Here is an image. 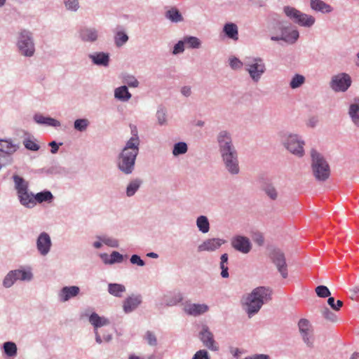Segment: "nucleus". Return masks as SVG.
Returning <instances> with one entry per match:
<instances>
[{"label": "nucleus", "instance_id": "nucleus-22", "mask_svg": "<svg viewBox=\"0 0 359 359\" xmlns=\"http://www.w3.org/2000/svg\"><path fill=\"white\" fill-rule=\"evenodd\" d=\"M79 37L85 42H95L98 39V31L94 27H83L79 31Z\"/></svg>", "mask_w": 359, "mask_h": 359}, {"label": "nucleus", "instance_id": "nucleus-59", "mask_svg": "<svg viewBox=\"0 0 359 359\" xmlns=\"http://www.w3.org/2000/svg\"><path fill=\"white\" fill-rule=\"evenodd\" d=\"M228 263H224V262H220V264H219V267L221 269V276L222 278H228L229 277V272H228V266H227Z\"/></svg>", "mask_w": 359, "mask_h": 359}, {"label": "nucleus", "instance_id": "nucleus-38", "mask_svg": "<svg viewBox=\"0 0 359 359\" xmlns=\"http://www.w3.org/2000/svg\"><path fill=\"white\" fill-rule=\"evenodd\" d=\"M16 149V145L13 144L11 142L4 140H0V151L11 154L14 153Z\"/></svg>", "mask_w": 359, "mask_h": 359}, {"label": "nucleus", "instance_id": "nucleus-49", "mask_svg": "<svg viewBox=\"0 0 359 359\" xmlns=\"http://www.w3.org/2000/svg\"><path fill=\"white\" fill-rule=\"evenodd\" d=\"M99 240L104 243L105 245L111 247V248H117L118 246V241L113 238L102 236L98 237Z\"/></svg>", "mask_w": 359, "mask_h": 359}, {"label": "nucleus", "instance_id": "nucleus-29", "mask_svg": "<svg viewBox=\"0 0 359 359\" xmlns=\"http://www.w3.org/2000/svg\"><path fill=\"white\" fill-rule=\"evenodd\" d=\"M310 6L313 10L323 13H328L332 11L330 5L321 0H311Z\"/></svg>", "mask_w": 359, "mask_h": 359}, {"label": "nucleus", "instance_id": "nucleus-30", "mask_svg": "<svg viewBox=\"0 0 359 359\" xmlns=\"http://www.w3.org/2000/svg\"><path fill=\"white\" fill-rule=\"evenodd\" d=\"M13 182L15 184V189L17 191V194H22L23 191H28V182L22 177L14 175L13 176Z\"/></svg>", "mask_w": 359, "mask_h": 359}, {"label": "nucleus", "instance_id": "nucleus-61", "mask_svg": "<svg viewBox=\"0 0 359 359\" xmlns=\"http://www.w3.org/2000/svg\"><path fill=\"white\" fill-rule=\"evenodd\" d=\"M47 117L43 116L41 114H36L34 116V120L39 124L45 125Z\"/></svg>", "mask_w": 359, "mask_h": 359}, {"label": "nucleus", "instance_id": "nucleus-37", "mask_svg": "<svg viewBox=\"0 0 359 359\" xmlns=\"http://www.w3.org/2000/svg\"><path fill=\"white\" fill-rule=\"evenodd\" d=\"M101 257H102V258L105 257L106 259H104V262L105 264H114L115 263H121L123 260V256L121 254H120L118 252H116V251L112 252V253L110 255L109 259H107V254H103V255H102Z\"/></svg>", "mask_w": 359, "mask_h": 359}, {"label": "nucleus", "instance_id": "nucleus-40", "mask_svg": "<svg viewBox=\"0 0 359 359\" xmlns=\"http://www.w3.org/2000/svg\"><path fill=\"white\" fill-rule=\"evenodd\" d=\"M188 146L187 143L184 142H180L174 144L172 149V154L175 156H178L182 154H184L187 152Z\"/></svg>", "mask_w": 359, "mask_h": 359}, {"label": "nucleus", "instance_id": "nucleus-17", "mask_svg": "<svg viewBox=\"0 0 359 359\" xmlns=\"http://www.w3.org/2000/svg\"><path fill=\"white\" fill-rule=\"evenodd\" d=\"M271 258L282 277L287 278V269L284 253L280 250H274L271 254Z\"/></svg>", "mask_w": 359, "mask_h": 359}, {"label": "nucleus", "instance_id": "nucleus-33", "mask_svg": "<svg viewBox=\"0 0 359 359\" xmlns=\"http://www.w3.org/2000/svg\"><path fill=\"white\" fill-rule=\"evenodd\" d=\"M318 296L320 297H327V304L330 306L335 311H339L340 308L343 305V302L341 300H335V299L332 297H330L331 293H317Z\"/></svg>", "mask_w": 359, "mask_h": 359}, {"label": "nucleus", "instance_id": "nucleus-48", "mask_svg": "<svg viewBox=\"0 0 359 359\" xmlns=\"http://www.w3.org/2000/svg\"><path fill=\"white\" fill-rule=\"evenodd\" d=\"M144 339L151 346H156L157 345V338L155 334L151 331H147L144 335Z\"/></svg>", "mask_w": 359, "mask_h": 359}, {"label": "nucleus", "instance_id": "nucleus-16", "mask_svg": "<svg viewBox=\"0 0 359 359\" xmlns=\"http://www.w3.org/2000/svg\"><path fill=\"white\" fill-rule=\"evenodd\" d=\"M231 246L237 251L248 254L252 249V243L248 237L236 236L231 241Z\"/></svg>", "mask_w": 359, "mask_h": 359}, {"label": "nucleus", "instance_id": "nucleus-7", "mask_svg": "<svg viewBox=\"0 0 359 359\" xmlns=\"http://www.w3.org/2000/svg\"><path fill=\"white\" fill-rule=\"evenodd\" d=\"M297 327L302 341L309 348L314 346V330L311 322L306 318H301L297 323Z\"/></svg>", "mask_w": 359, "mask_h": 359}, {"label": "nucleus", "instance_id": "nucleus-51", "mask_svg": "<svg viewBox=\"0 0 359 359\" xmlns=\"http://www.w3.org/2000/svg\"><path fill=\"white\" fill-rule=\"evenodd\" d=\"M191 359H210V356L207 350L200 349L194 354Z\"/></svg>", "mask_w": 359, "mask_h": 359}, {"label": "nucleus", "instance_id": "nucleus-32", "mask_svg": "<svg viewBox=\"0 0 359 359\" xmlns=\"http://www.w3.org/2000/svg\"><path fill=\"white\" fill-rule=\"evenodd\" d=\"M2 348L4 354L10 358H14L18 354V347L13 341H6L3 344Z\"/></svg>", "mask_w": 359, "mask_h": 359}, {"label": "nucleus", "instance_id": "nucleus-62", "mask_svg": "<svg viewBox=\"0 0 359 359\" xmlns=\"http://www.w3.org/2000/svg\"><path fill=\"white\" fill-rule=\"evenodd\" d=\"M62 143L60 142L57 144L55 141H52L49 143V146L51 147L50 152L52 154H56L59 149V146L62 145Z\"/></svg>", "mask_w": 359, "mask_h": 359}, {"label": "nucleus", "instance_id": "nucleus-56", "mask_svg": "<svg viewBox=\"0 0 359 359\" xmlns=\"http://www.w3.org/2000/svg\"><path fill=\"white\" fill-rule=\"evenodd\" d=\"M124 285L117 283H109L108 285V292H125Z\"/></svg>", "mask_w": 359, "mask_h": 359}, {"label": "nucleus", "instance_id": "nucleus-3", "mask_svg": "<svg viewBox=\"0 0 359 359\" xmlns=\"http://www.w3.org/2000/svg\"><path fill=\"white\" fill-rule=\"evenodd\" d=\"M311 169L313 176L318 181L324 182L330 177V169L328 163L322 154L316 149H311Z\"/></svg>", "mask_w": 359, "mask_h": 359}, {"label": "nucleus", "instance_id": "nucleus-19", "mask_svg": "<svg viewBox=\"0 0 359 359\" xmlns=\"http://www.w3.org/2000/svg\"><path fill=\"white\" fill-rule=\"evenodd\" d=\"M226 243V241L219 238H208L204 241L197 248L198 252H213L219 249L223 244Z\"/></svg>", "mask_w": 359, "mask_h": 359}, {"label": "nucleus", "instance_id": "nucleus-42", "mask_svg": "<svg viewBox=\"0 0 359 359\" xmlns=\"http://www.w3.org/2000/svg\"><path fill=\"white\" fill-rule=\"evenodd\" d=\"M321 314L325 319L332 323H336L338 320V318L336 313L332 311L327 307H324L322 309Z\"/></svg>", "mask_w": 359, "mask_h": 359}, {"label": "nucleus", "instance_id": "nucleus-31", "mask_svg": "<svg viewBox=\"0 0 359 359\" xmlns=\"http://www.w3.org/2000/svg\"><path fill=\"white\" fill-rule=\"evenodd\" d=\"M165 16L167 19L170 20L172 22H180L184 20L183 16L175 7H172L165 13Z\"/></svg>", "mask_w": 359, "mask_h": 359}, {"label": "nucleus", "instance_id": "nucleus-53", "mask_svg": "<svg viewBox=\"0 0 359 359\" xmlns=\"http://www.w3.org/2000/svg\"><path fill=\"white\" fill-rule=\"evenodd\" d=\"M23 143L25 148L29 150L35 151L39 149V146L36 142L31 140L25 139Z\"/></svg>", "mask_w": 359, "mask_h": 359}, {"label": "nucleus", "instance_id": "nucleus-15", "mask_svg": "<svg viewBox=\"0 0 359 359\" xmlns=\"http://www.w3.org/2000/svg\"><path fill=\"white\" fill-rule=\"evenodd\" d=\"M259 184L262 191H263L267 197L271 201H276L279 196V193L271 179L267 177H259Z\"/></svg>", "mask_w": 359, "mask_h": 359}, {"label": "nucleus", "instance_id": "nucleus-28", "mask_svg": "<svg viewBox=\"0 0 359 359\" xmlns=\"http://www.w3.org/2000/svg\"><path fill=\"white\" fill-rule=\"evenodd\" d=\"M131 97L132 95L126 85L118 87L114 90V97L119 101L128 102Z\"/></svg>", "mask_w": 359, "mask_h": 359}, {"label": "nucleus", "instance_id": "nucleus-60", "mask_svg": "<svg viewBox=\"0 0 359 359\" xmlns=\"http://www.w3.org/2000/svg\"><path fill=\"white\" fill-rule=\"evenodd\" d=\"M45 125L55 128L60 127L61 126L60 122L59 121L51 117H47Z\"/></svg>", "mask_w": 359, "mask_h": 359}, {"label": "nucleus", "instance_id": "nucleus-18", "mask_svg": "<svg viewBox=\"0 0 359 359\" xmlns=\"http://www.w3.org/2000/svg\"><path fill=\"white\" fill-rule=\"evenodd\" d=\"M52 241L49 234L46 232H42L36 239V249L42 256L47 255L51 248Z\"/></svg>", "mask_w": 359, "mask_h": 359}, {"label": "nucleus", "instance_id": "nucleus-54", "mask_svg": "<svg viewBox=\"0 0 359 359\" xmlns=\"http://www.w3.org/2000/svg\"><path fill=\"white\" fill-rule=\"evenodd\" d=\"M78 293H58L57 300L60 302H66L76 296Z\"/></svg>", "mask_w": 359, "mask_h": 359}, {"label": "nucleus", "instance_id": "nucleus-24", "mask_svg": "<svg viewBox=\"0 0 359 359\" xmlns=\"http://www.w3.org/2000/svg\"><path fill=\"white\" fill-rule=\"evenodd\" d=\"M90 323L93 326L94 330H97L99 327L109 325L110 321L105 317L100 316L97 313L93 312L88 316Z\"/></svg>", "mask_w": 359, "mask_h": 359}, {"label": "nucleus", "instance_id": "nucleus-21", "mask_svg": "<svg viewBox=\"0 0 359 359\" xmlns=\"http://www.w3.org/2000/svg\"><path fill=\"white\" fill-rule=\"evenodd\" d=\"M140 139L137 135V131H133V136L128 140L126 146L122 149V151L127 153L134 154L138 155L139 154Z\"/></svg>", "mask_w": 359, "mask_h": 359}, {"label": "nucleus", "instance_id": "nucleus-9", "mask_svg": "<svg viewBox=\"0 0 359 359\" xmlns=\"http://www.w3.org/2000/svg\"><path fill=\"white\" fill-rule=\"evenodd\" d=\"M225 169L232 175H238L240 172L238 154L233 150L220 154Z\"/></svg>", "mask_w": 359, "mask_h": 359}, {"label": "nucleus", "instance_id": "nucleus-6", "mask_svg": "<svg viewBox=\"0 0 359 359\" xmlns=\"http://www.w3.org/2000/svg\"><path fill=\"white\" fill-rule=\"evenodd\" d=\"M18 47L21 55L32 57L35 52L32 34L27 30H22L18 36Z\"/></svg>", "mask_w": 359, "mask_h": 359}, {"label": "nucleus", "instance_id": "nucleus-43", "mask_svg": "<svg viewBox=\"0 0 359 359\" xmlns=\"http://www.w3.org/2000/svg\"><path fill=\"white\" fill-rule=\"evenodd\" d=\"M184 43L190 48H199L201 42L199 39L195 36H184L183 38Z\"/></svg>", "mask_w": 359, "mask_h": 359}, {"label": "nucleus", "instance_id": "nucleus-4", "mask_svg": "<svg viewBox=\"0 0 359 359\" xmlns=\"http://www.w3.org/2000/svg\"><path fill=\"white\" fill-rule=\"evenodd\" d=\"M244 67L254 83H258L266 70L264 60L259 57H246Z\"/></svg>", "mask_w": 359, "mask_h": 359}, {"label": "nucleus", "instance_id": "nucleus-26", "mask_svg": "<svg viewBox=\"0 0 359 359\" xmlns=\"http://www.w3.org/2000/svg\"><path fill=\"white\" fill-rule=\"evenodd\" d=\"M18 197L20 204L26 208H32L36 205L34 195L32 192H29V190L18 194Z\"/></svg>", "mask_w": 359, "mask_h": 359}, {"label": "nucleus", "instance_id": "nucleus-57", "mask_svg": "<svg viewBox=\"0 0 359 359\" xmlns=\"http://www.w3.org/2000/svg\"><path fill=\"white\" fill-rule=\"evenodd\" d=\"M182 299L183 297H182L181 293H175L174 297L171 300L167 302L166 304L168 306H175L181 302Z\"/></svg>", "mask_w": 359, "mask_h": 359}, {"label": "nucleus", "instance_id": "nucleus-11", "mask_svg": "<svg viewBox=\"0 0 359 359\" xmlns=\"http://www.w3.org/2000/svg\"><path fill=\"white\" fill-rule=\"evenodd\" d=\"M32 273L29 270L16 269L11 271L4 278L3 285L6 287H10L18 280H30Z\"/></svg>", "mask_w": 359, "mask_h": 359}, {"label": "nucleus", "instance_id": "nucleus-55", "mask_svg": "<svg viewBox=\"0 0 359 359\" xmlns=\"http://www.w3.org/2000/svg\"><path fill=\"white\" fill-rule=\"evenodd\" d=\"M184 39L179 41L173 47L172 54L177 55L183 53L184 50Z\"/></svg>", "mask_w": 359, "mask_h": 359}, {"label": "nucleus", "instance_id": "nucleus-23", "mask_svg": "<svg viewBox=\"0 0 359 359\" xmlns=\"http://www.w3.org/2000/svg\"><path fill=\"white\" fill-rule=\"evenodd\" d=\"M184 311L189 315L197 316L207 312L208 306L205 304H189L185 306Z\"/></svg>", "mask_w": 359, "mask_h": 359}, {"label": "nucleus", "instance_id": "nucleus-50", "mask_svg": "<svg viewBox=\"0 0 359 359\" xmlns=\"http://www.w3.org/2000/svg\"><path fill=\"white\" fill-rule=\"evenodd\" d=\"M229 65L233 70L241 69L244 66V62H241L238 58L232 57L229 58Z\"/></svg>", "mask_w": 359, "mask_h": 359}, {"label": "nucleus", "instance_id": "nucleus-1", "mask_svg": "<svg viewBox=\"0 0 359 359\" xmlns=\"http://www.w3.org/2000/svg\"><path fill=\"white\" fill-rule=\"evenodd\" d=\"M271 299V293H247L243 296L241 304L248 317L252 318L258 313L264 303Z\"/></svg>", "mask_w": 359, "mask_h": 359}, {"label": "nucleus", "instance_id": "nucleus-52", "mask_svg": "<svg viewBox=\"0 0 359 359\" xmlns=\"http://www.w3.org/2000/svg\"><path fill=\"white\" fill-rule=\"evenodd\" d=\"M64 3L68 10L76 11L79 8L78 0H64Z\"/></svg>", "mask_w": 359, "mask_h": 359}, {"label": "nucleus", "instance_id": "nucleus-44", "mask_svg": "<svg viewBox=\"0 0 359 359\" xmlns=\"http://www.w3.org/2000/svg\"><path fill=\"white\" fill-rule=\"evenodd\" d=\"M89 125L90 121L87 118H79L74 123V129L79 132L85 131Z\"/></svg>", "mask_w": 359, "mask_h": 359}, {"label": "nucleus", "instance_id": "nucleus-25", "mask_svg": "<svg viewBox=\"0 0 359 359\" xmlns=\"http://www.w3.org/2000/svg\"><path fill=\"white\" fill-rule=\"evenodd\" d=\"M93 64L98 66L108 67L109 62V55L104 52H97L89 55Z\"/></svg>", "mask_w": 359, "mask_h": 359}, {"label": "nucleus", "instance_id": "nucleus-10", "mask_svg": "<svg viewBox=\"0 0 359 359\" xmlns=\"http://www.w3.org/2000/svg\"><path fill=\"white\" fill-rule=\"evenodd\" d=\"M137 155L122 151L117 157V167L124 174L130 175L135 169Z\"/></svg>", "mask_w": 359, "mask_h": 359}, {"label": "nucleus", "instance_id": "nucleus-8", "mask_svg": "<svg viewBox=\"0 0 359 359\" xmlns=\"http://www.w3.org/2000/svg\"><path fill=\"white\" fill-rule=\"evenodd\" d=\"M285 14L295 23L304 27H311L315 22V18L312 15L303 13L291 6L284 7Z\"/></svg>", "mask_w": 359, "mask_h": 359}, {"label": "nucleus", "instance_id": "nucleus-41", "mask_svg": "<svg viewBox=\"0 0 359 359\" xmlns=\"http://www.w3.org/2000/svg\"><path fill=\"white\" fill-rule=\"evenodd\" d=\"M305 77L303 75L296 74L290 82V87L292 89H296L302 86L305 83Z\"/></svg>", "mask_w": 359, "mask_h": 359}, {"label": "nucleus", "instance_id": "nucleus-14", "mask_svg": "<svg viewBox=\"0 0 359 359\" xmlns=\"http://www.w3.org/2000/svg\"><path fill=\"white\" fill-rule=\"evenodd\" d=\"M199 339L203 346L208 349L212 351H217L219 350L218 344L215 341L214 335L208 325H202L201 330L199 332Z\"/></svg>", "mask_w": 359, "mask_h": 359}, {"label": "nucleus", "instance_id": "nucleus-27", "mask_svg": "<svg viewBox=\"0 0 359 359\" xmlns=\"http://www.w3.org/2000/svg\"><path fill=\"white\" fill-rule=\"evenodd\" d=\"M223 32L229 39L234 41H236L238 39V26L235 23H226L223 27Z\"/></svg>", "mask_w": 359, "mask_h": 359}, {"label": "nucleus", "instance_id": "nucleus-47", "mask_svg": "<svg viewBox=\"0 0 359 359\" xmlns=\"http://www.w3.org/2000/svg\"><path fill=\"white\" fill-rule=\"evenodd\" d=\"M156 118L160 126L167 123L166 110L163 107H159L156 111Z\"/></svg>", "mask_w": 359, "mask_h": 359}, {"label": "nucleus", "instance_id": "nucleus-5", "mask_svg": "<svg viewBox=\"0 0 359 359\" xmlns=\"http://www.w3.org/2000/svg\"><path fill=\"white\" fill-rule=\"evenodd\" d=\"M282 143L285 149L292 154L302 157L304 155V140L297 134H285L282 136Z\"/></svg>", "mask_w": 359, "mask_h": 359}, {"label": "nucleus", "instance_id": "nucleus-58", "mask_svg": "<svg viewBox=\"0 0 359 359\" xmlns=\"http://www.w3.org/2000/svg\"><path fill=\"white\" fill-rule=\"evenodd\" d=\"M130 262L133 264H137L140 266H143L145 263L144 260H142L139 255H133L130 257Z\"/></svg>", "mask_w": 359, "mask_h": 359}, {"label": "nucleus", "instance_id": "nucleus-20", "mask_svg": "<svg viewBox=\"0 0 359 359\" xmlns=\"http://www.w3.org/2000/svg\"><path fill=\"white\" fill-rule=\"evenodd\" d=\"M142 302V297L138 294H132L123 302V311L126 313L135 310Z\"/></svg>", "mask_w": 359, "mask_h": 359}, {"label": "nucleus", "instance_id": "nucleus-36", "mask_svg": "<svg viewBox=\"0 0 359 359\" xmlns=\"http://www.w3.org/2000/svg\"><path fill=\"white\" fill-rule=\"evenodd\" d=\"M53 199V196L49 191H43L34 195V202L41 203L43 202L50 203Z\"/></svg>", "mask_w": 359, "mask_h": 359}, {"label": "nucleus", "instance_id": "nucleus-2", "mask_svg": "<svg viewBox=\"0 0 359 359\" xmlns=\"http://www.w3.org/2000/svg\"><path fill=\"white\" fill-rule=\"evenodd\" d=\"M273 33L274 34L271 36V41H283L289 44L294 43L299 37L298 30L283 21H278L276 23Z\"/></svg>", "mask_w": 359, "mask_h": 359}, {"label": "nucleus", "instance_id": "nucleus-12", "mask_svg": "<svg viewBox=\"0 0 359 359\" xmlns=\"http://www.w3.org/2000/svg\"><path fill=\"white\" fill-rule=\"evenodd\" d=\"M217 143L219 154L236 150L231 134L225 130H220L217 135Z\"/></svg>", "mask_w": 359, "mask_h": 359}, {"label": "nucleus", "instance_id": "nucleus-39", "mask_svg": "<svg viewBox=\"0 0 359 359\" xmlns=\"http://www.w3.org/2000/svg\"><path fill=\"white\" fill-rule=\"evenodd\" d=\"M348 114L354 124L359 127V105L351 104L349 107Z\"/></svg>", "mask_w": 359, "mask_h": 359}, {"label": "nucleus", "instance_id": "nucleus-13", "mask_svg": "<svg viewBox=\"0 0 359 359\" xmlns=\"http://www.w3.org/2000/svg\"><path fill=\"white\" fill-rule=\"evenodd\" d=\"M351 84V77L345 73L333 76L330 83V88L335 92H345Z\"/></svg>", "mask_w": 359, "mask_h": 359}, {"label": "nucleus", "instance_id": "nucleus-64", "mask_svg": "<svg viewBox=\"0 0 359 359\" xmlns=\"http://www.w3.org/2000/svg\"><path fill=\"white\" fill-rule=\"evenodd\" d=\"M181 93L185 97H189L191 95V87L185 86L181 89Z\"/></svg>", "mask_w": 359, "mask_h": 359}, {"label": "nucleus", "instance_id": "nucleus-35", "mask_svg": "<svg viewBox=\"0 0 359 359\" xmlns=\"http://www.w3.org/2000/svg\"><path fill=\"white\" fill-rule=\"evenodd\" d=\"M142 181L140 179H134L131 180L126 188V195L128 197L133 196L139 189Z\"/></svg>", "mask_w": 359, "mask_h": 359}, {"label": "nucleus", "instance_id": "nucleus-63", "mask_svg": "<svg viewBox=\"0 0 359 359\" xmlns=\"http://www.w3.org/2000/svg\"><path fill=\"white\" fill-rule=\"evenodd\" d=\"M229 351L232 355L236 358H239L242 353L241 351L238 348L230 347Z\"/></svg>", "mask_w": 359, "mask_h": 359}, {"label": "nucleus", "instance_id": "nucleus-34", "mask_svg": "<svg viewBox=\"0 0 359 359\" xmlns=\"http://www.w3.org/2000/svg\"><path fill=\"white\" fill-rule=\"evenodd\" d=\"M196 226L202 233H208L210 230V222L208 217L204 215L198 217L196 219Z\"/></svg>", "mask_w": 359, "mask_h": 359}, {"label": "nucleus", "instance_id": "nucleus-46", "mask_svg": "<svg viewBox=\"0 0 359 359\" xmlns=\"http://www.w3.org/2000/svg\"><path fill=\"white\" fill-rule=\"evenodd\" d=\"M123 83L129 87L137 88L139 86V81L133 75L126 74L123 76Z\"/></svg>", "mask_w": 359, "mask_h": 359}, {"label": "nucleus", "instance_id": "nucleus-45", "mask_svg": "<svg viewBox=\"0 0 359 359\" xmlns=\"http://www.w3.org/2000/svg\"><path fill=\"white\" fill-rule=\"evenodd\" d=\"M128 41V36L124 32L119 31L114 36V42L117 47H121Z\"/></svg>", "mask_w": 359, "mask_h": 359}]
</instances>
